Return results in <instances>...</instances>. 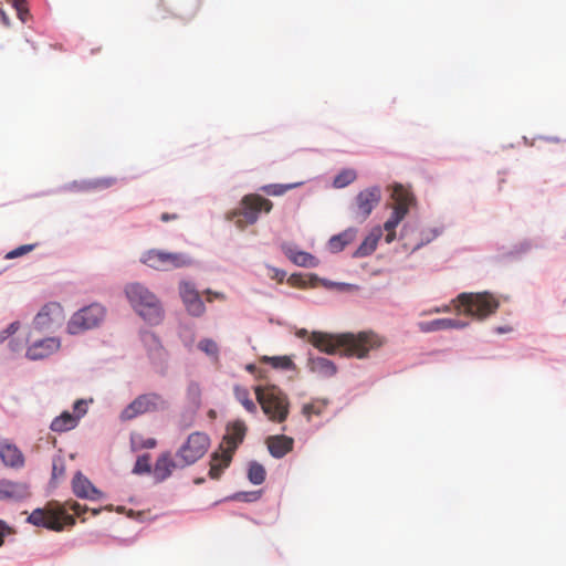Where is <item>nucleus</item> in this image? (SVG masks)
<instances>
[{
    "instance_id": "f257e3e1",
    "label": "nucleus",
    "mask_w": 566,
    "mask_h": 566,
    "mask_svg": "<svg viewBox=\"0 0 566 566\" xmlns=\"http://www.w3.org/2000/svg\"><path fill=\"white\" fill-rule=\"evenodd\" d=\"M310 342L326 354H335L338 348H343L347 356L364 358L370 349L380 347L382 342L380 337L373 332H361L355 334L332 335L322 332H313Z\"/></svg>"
},
{
    "instance_id": "f03ea898",
    "label": "nucleus",
    "mask_w": 566,
    "mask_h": 566,
    "mask_svg": "<svg viewBox=\"0 0 566 566\" xmlns=\"http://www.w3.org/2000/svg\"><path fill=\"white\" fill-rule=\"evenodd\" d=\"M69 510L73 511L76 516L81 517L88 511V507L71 501L65 502L62 505L57 503L49 504L45 509L34 510L28 517V521L33 525L60 532L64 526H72L75 524L74 516L67 513Z\"/></svg>"
},
{
    "instance_id": "7ed1b4c3",
    "label": "nucleus",
    "mask_w": 566,
    "mask_h": 566,
    "mask_svg": "<svg viewBox=\"0 0 566 566\" xmlns=\"http://www.w3.org/2000/svg\"><path fill=\"white\" fill-rule=\"evenodd\" d=\"M126 296L137 314L150 325L163 321L164 312L157 296L139 283L125 289Z\"/></svg>"
},
{
    "instance_id": "20e7f679",
    "label": "nucleus",
    "mask_w": 566,
    "mask_h": 566,
    "mask_svg": "<svg viewBox=\"0 0 566 566\" xmlns=\"http://www.w3.org/2000/svg\"><path fill=\"white\" fill-rule=\"evenodd\" d=\"M255 397L262 411L269 420L282 423L290 413V400L287 395L274 385L256 386Z\"/></svg>"
},
{
    "instance_id": "39448f33",
    "label": "nucleus",
    "mask_w": 566,
    "mask_h": 566,
    "mask_svg": "<svg viewBox=\"0 0 566 566\" xmlns=\"http://www.w3.org/2000/svg\"><path fill=\"white\" fill-rule=\"evenodd\" d=\"M272 208L273 203L271 200L258 193H250L242 198L240 208L230 211L227 218L233 221L239 229H244L247 226L258 221L260 212L269 213Z\"/></svg>"
},
{
    "instance_id": "423d86ee",
    "label": "nucleus",
    "mask_w": 566,
    "mask_h": 566,
    "mask_svg": "<svg viewBox=\"0 0 566 566\" xmlns=\"http://www.w3.org/2000/svg\"><path fill=\"white\" fill-rule=\"evenodd\" d=\"M391 198L395 201L394 210L390 218L384 223V230L387 232L386 243H391L396 239V228L407 216L413 200L412 195L399 184L392 187Z\"/></svg>"
},
{
    "instance_id": "0eeeda50",
    "label": "nucleus",
    "mask_w": 566,
    "mask_h": 566,
    "mask_svg": "<svg viewBox=\"0 0 566 566\" xmlns=\"http://www.w3.org/2000/svg\"><path fill=\"white\" fill-rule=\"evenodd\" d=\"M210 437L202 431L190 433L176 451V458L185 468L198 462L210 448Z\"/></svg>"
},
{
    "instance_id": "6e6552de",
    "label": "nucleus",
    "mask_w": 566,
    "mask_h": 566,
    "mask_svg": "<svg viewBox=\"0 0 566 566\" xmlns=\"http://www.w3.org/2000/svg\"><path fill=\"white\" fill-rule=\"evenodd\" d=\"M460 306L464 307V313L483 319L495 313L499 307V301L490 293H462L458 296Z\"/></svg>"
},
{
    "instance_id": "1a4fd4ad",
    "label": "nucleus",
    "mask_w": 566,
    "mask_h": 566,
    "mask_svg": "<svg viewBox=\"0 0 566 566\" xmlns=\"http://www.w3.org/2000/svg\"><path fill=\"white\" fill-rule=\"evenodd\" d=\"M140 261L158 271H169L192 264V260L185 253L167 252L158 249L146 251L142 255Z\"/></svg>"
},
{
    "instance_id": "9d476101",
    "label": "nucleus",
    "mask_w": 566,
    "mask_h": 566,
    "mask_svg": "<svg viewBox=\"0 0 566 566\" xmlns=\"http://www.w3.org/2000/svg\"><path fill=\"white\" fill-rule=\"evenodd\" d=\"M167 400L157 392H148L137 396L120 413L124 421L149 413L167 409Z\"/></svg>"
},
{
    "instance_id": "9b49d317",
    "label": "nucleus",
    "mask_w": 566,
    "mask_h": 566,
    "mask_svg": "<svg viewBox=\"0 0 566 566\" xmlns=\"http://www.w3.org/2000/svg\"><path fill=\"white\" fill-rule=\"evenodd\" d=\"M104 317L105 308L97 303H93L72 315L67 323V331L73 335L80 334L98 326Z\"/></svg>"
},
{
    "instance_id": "f8f14e48",
    "label": "nucleus",
    "mask_w": 566,
    "mask_h": 566,
    "mask_svg": "<svg viewBox=\"0 0 566 566\" xmlns=\"http://www.w3.org/2000/svg\"><path fill=\"white\" fill-rule=\"evenodd\" d=\"M380 200L381 189L378 186L359 191L350 208L354 219L358 222H364L379 205Z\"/></svg>"
},
{
    "instance_id": "ddd939ff",
    "label": "nucleus",
    "mask_w": 566,
    "mask_h": 566,
    "mask_svg": "<svg viewBox=\"0 0 566 566\" xmlns=\"http://www.w3.org/2000/svg\"><path fill=\"white\" fill-rule=\"evenodd\" d=\"M179 295L188 314L195 317L203 315L206 312L205 303L191 282L181 281L179 283Z\"/></svg>"
},
{
    "instance_id": "4468645a",
    "label": "nucleus",
    "mask_w": 566,
    "mask_h": 566,
    "mask_svg": "<svg viewBox=\"0 0 566 566\" xmlns=\"http://www.w3.org/2000/svg\"><path fill=\"white\" fill-rule=\"evenodd\" d=\"M245 433L247 426L242 420H235L229 423L219 449L224 448L234 454L237 448L243 442Z\"/></svg>"
},
{
    "instance_id": "2eb2a0df",
    "label": "nucleus",
    "mask_w": 566,
    "mask_h": 566,
    "mask_svg": "<svg viewBox=\"0 0 566 566\" xmlns=\"http://www.w3.org/2000/svg\"><path fill=\"white\" fill-rule=\"evenodd\" d=\"M177 469H185V465L181 464L179 459L176 458L174 460L170 452H164L155 462L153 475L156 482H163L172 474L174 470Z\"/></svg>"
},
{
    "instance_id": "dca6fc26",
    "label": "nucleus",
    "mask_w": 566,
    "mask_h": 566,
    "mask_svg": "<svg viewBox=\"0 0 566 566\" xmlns=\"http://www.w3.org/2000/svg\"><path fill=\"white\" fill-rule=\"evenodd\" d=\"M28 496H30V490L27 483L13 482L10 480L0 481V501H20Z\"/></svg>"
},
{
    "instance_id": "f3484780",
    "label": "nucleus",
    "mask_w": 566,
    "mask_h": 566,
    "mask_svg": "<svg viewBox=\"0 0 566 566\" xmlns=\"http://www.w3.org/2000/svg\"><path fill=\"white\" fill-rule=\"evenodd\" d=\"M62 317V307L57 303H49L44 305L36 314L33 325L36 329H45L51 323L59 321Z\"/></svg>"
},
{
    "instance_id": "a211bd4d",
    "label": "nucleus",
    "mask_w": 566,
    "mask_h": 566,
    "mask_svg": "<svg viewBox=\"0 0 566 566\" xmlns=\"http://www.w3.org/2000/svg\"><path fill=\"white\" fill-rule=\"evenodd\" d=\"M60 347V342L54 337L44 338L41 340L34 342L27 350V356L30 359H43L54 352H56Z\"/></svg>"
},
{
    "instance_id": "6ab92c4d",
    "label": "nucleus",
    "mask_w": 566,
    "mask_h": 566,
    "mask_svg": "<svg viewBox=\"0 0 566 566\" xmlns=\"http://www.w3.org/2000/svg\"><path fill=\"white\" fill-rule=\"evenodd\" d=\"M0 458L6 467L20 469L24 465V455L21 450L8 441L0 442Z\"/></svg>"
},
{
    "instance_id": "aec40b11",
    "label": "nucleus",
    "mask_w": 566,
    "mask_h": 566,
    "mask_svg": "<svg viewBox=\"0 0 566 566\" xmlns=\"http://www.w3.org/2000/svg\"><path fill=\"white\" fill-rule=\"evenodd\" d=\"M73 492L76 496L88 500H97L102 492L97 490L91 481L81 472H77L72 481Z\"/></svg>"
},
{
    "instance_id": "412c9836",
    "label": "nucleus",
    "mask_w": 566,
    "mask_h": 566,
    "mask_svg": "<svg viewBox=\"0 0 566 566\" xmlns=\"http://www.w3.org/2000/svg\"><path fill=\"white\" fill-rule=\"evenodd\" d=\"M265 443L270 454L280 459L293 450L294 440L284 434H276L268 437Z\"/></svg>"
},
{
    "instance_id": "4be33fe9",
    "label": "nucleus",
    "mask_w": 566,
    "mask_h": 566,
    "mask_svg": "<svg viewBox=\"0 0 566 566\" xmlns=\"http://www.w3.org/2000/svg\"><path fill=\"white\" fill-rule=\"evenodd\" d=\"M233 453L228 450L220 449L211 454L209 476L212 480H219L223 471L231 464Z\"/></svg>"
},
{
    "instance_id": "5701e85b",
    "label": "nucleus",
    "mask_w": 566,
    "mask_h": 566,
    "mask_svg": "<svg viewBox=\"0 0 566 566\" xmlns=\"http://www.w3.org/2000/svg\"><path fill=\"white\" fill-rule=\"evenodd\" d=\"M468 324L455 318H438L430 322H419L418 328L422 333H431L442 329L463 328Z\"/></svg>"
},
{
    "instance_id": "b1692460",
    "label": "nucleus",
    "mask_w": 566,
    "mask_h": 566,
    "mask_svg": "<svg viewBox=\"0 0 566 566\" xmlns=\"http://www.w3.org/2000/svg\"><path fill=\"white\" fill-rule=\"evenodd\" d=\"M285 255L296 265L304 268H316L318 260L308 252L300 251L293 247H283Z\"/></svg>"
},
{
    "instance_id": "393cba45",
    "label": "nucleus",
    "mask_w": 566,
    "mask_h": 566,
    "mask_svg": "<svg viewBox=\"0 0 566 566\" xmlns=\"http://www.w3.org/2000/svg\"><path fill=\"white\" fill-rule=\"evenodd\" d=\"M381 237L382 229L380 227L374 228L361 242L355 254L357 256H367L371 254L376 250L378 241L380 240Z\"/></svg>"
},
{
    "instance_id": "a878e982",
    "label": "nucleus",
    "mask_w": 566,
    "mask_h": 566,
    "mask_svg": "<svg viewBox=\"0 0 566 566\" xmlns=\"http://www.w3.org/2000/svg\"><path fill=\"white\" fill-rule=\"evenodd\" d=\"M310 367L313 373H316L322 377H332L337 370L334 363L325 357L312 358Z\"/></svg>"
},
{
    "instance_id": "bb28decb",
    "label": "nucleus",
    "mask_w": 566,
    "mask_h": 566,
    "mask_svg": "<svg viewBox=\"0 0 566 566\" xmlns=\"http://www.w3.org/2000/svg\"><path fill=\"white\" fill-rule=\"evenodd\" d=\"M77 417L69 411L62 412L59 417L54 418L51 422V430L55 432H65L77 426Z\"/></svg>"
},
{
    "instance_id": "cd10ccee",
    "label": "nucleus",
    "mask_w": 566,
    "mask_h": 566,
    "mask_svg": "<svg viewBox=\"0 0 566 566\" xmlns=\"http://www.w3.org/2000/svg\"><path fill=\"white\" fill-rule=\"evenodd\" d=\"M355 239L354 230H346L343 233L334 235L329 239L328 247L332 252H340Z\"/></svg>"
},
{
    "instance_id": "c85d7f7f",
    "label": "nucleus",
    "mask_w": 566,
    "mask_h": 566,
    "mask_svg": "<svg viewBox=\"0 0 566 566\" xmlns=\"http://www.w3.org/2000/svg\"><path fill=\"white\" fill-rule=\"evenodd\" d=\"M261 363L268 364L275 369H292L294 367L293 360L289 356H262Z\"/></svg>"
},
{
    "instance_id": "c756f323",
    "label": "nucleus",
    "mask_w": 566,
    "mask_h": 566,
    "mask_svg": "<svg viewBox=\"0 0 566 566\" xmlns=\"http://www.w3.org/2000/svg\"><path fill=\"white\" fill-rule=\"evenodd\" d=\"M235 399L244 407V409L251 413H256L258 408L254 401L250 398V392L247 388L235 386L234 389Z\"/></svg>"
},
{
    "instance_id": "7c9ffc66",
    "label": "nucleus",
    "mask_w": 566,
    "mask_h": 566,
    "mask_svg": "<svg viewBox=\"0 0 566 566\" xmlns=\"http://www.w3.org/2000/svg\"><path fill=\"white\" fill-rule=\"evenodd\" d=\"M266 472L262 464L251 462L248 470V479L252 484H262L265 480Z\"/></svg>"
},
{
    "instance_id": "2f4dec72",
    "label": "nucleus",
    "mask_w": 566,
    "mask_h": 566,
    "mask_svg": "<svg viewBox=\"0 0 566 566\" xmlns=\"http://www.w3.org/2000/svg\"><path fill=\"white\" fill-rule=\"evenodd\" d=\"M357 178V174L354 169L347 168L343 169L339 174H337L333 180V186L335 188H344L352 182H354Z\"/></svg>"
},
{
    "instance_id": "473e14b6",
    "label": "nucleus",
    "mask_w": 566,
    "mask_h": 566,
    "mask_svg": "<svg viewBox=\"0 0 566 566\" xmlns=\"http://www.w3.org/2000/svg\"><path fill=\"white\" fill-rule=\"evenodd\" d=\"M326 408V402L323 400H314L310 403H305L302 408V413L307 418L311 419L313 415L319 416L323 413V411Z\"/></svg>"
},
{
    "instance_id": "72a5a7b5",
    "label": "nucleus",
    "mask_w": 566,
    "mask_h": 566,
    "mask_svg": "<svg viewBox=\"0 0 566 566\" xmlns=\"http://www.w3.org/2000/svg\"><path fill=\"white\" fill-rule=\"evenodd\" d=\"M300 184H287V185H281V184H273V185H266L262 187V191H264L269 196H282L287 190H291L295 187H297Z\"/></svg>"
},
{
    "instance_id": "f704fd0d",
    "label": "nucleus",
    "mask_w": 566,
    "mask_h": 566,
    "mask_svg": "<svg viewBox=\"0 0 566 566\" xmlns=\"http://www.w3.org/2000/svg\"><path fill=\"white\" fill-rule=\"evenodd\" d=\"M133 472L135 474H144L153 472L150 465V455L144 454L137 458L136 463L134 465Z\"/></svg>"
},
{
    "instance_id": "c9c22d12",
    "label": "nucleus",
    "mask_w": 566,
    "mask_h": 566,
    "mask_svg": "<svg viewBox=\"0 0 566 566\" xmlns=\"http://www.w3.org/2000/svg\"><path fill=\"white\" fill-rule=\"evenodd\" d=\"M12 4L17 10V14L22 22H25L29 17V9L25 0H12Z\"/></svg>"
},
{
    "instance_id": "e433bc0d",
    "label": "nucleus",
    "mask_w": 566,
    "mask_h": 566,
    "mask_svg": "<svg viewBox=\"0 0 566 566\" xmlns=\"http://www.w3.org/2000/svg\"><path fill=\"white\" fill-rule=\"evenodd\" d=\"M198 348L208 355L216 356L218 354V345L212 339L206 338L199 342Z\"/></svg>"
},
{
    "instance_id": "4c0bfd02",
    "label": "nucleus",
    "mask_w": 566,
    "mask_h": 566,
    "mask_svg": "<svg viewBox=\"0 0 566 566\" xmlns=\"http://www.w3.org/2000/svg\"><path fill=\"white\" fill-rule=\"evenodd\" d=\"M35 248V244H24L20 245L12 251L8 252L6 259H15L20 258L29 252H31Z\"/></svg>"
},
{
    "instance_id": "58836bf2",
    "label": "nucleus",
    "mask_w": 566,
    "mask_h": 566,
    "mask_svg": "<svg viewBox=\"0 0 566 566\" xmlns=\"http://www.w3.org/2000/svg\"><path fill=\"white\" fill-rule=\"evenodd\" d=\"M187 392H188L189 398L193 402H199L200 396H201V389L197 382H190L187 388Z\"/></svg>"
},
{
    "instance_id": "ea45409f",
    "label": "nucleus",
    "mask_w": 566,
    "mask_h": 566,
    "mask_svg": "<svg viewBox=\"0 0 566 566\" xmlns=\"http://www.w3.org/2000/svg\"><path fill=\"white\" fill-rule=\"evenodd\" d=\"M74 417H77V420H80L81 417H83L86 413V401L83 399H80L75 401L73 406Z\"/></svg>"
},
{
    "instance_id": "a19ab883",
    "label": "nucleus",
    "mask_w": 566,
    "mask_h": 566,
    "mask_svg": "<svg viewBox=\"0 0 566 566\" xmlns=\"http://www.w3.org/2000/svg\"><path fill=\"white\" fill-rule=\"evenodd\" d=\"M115 179L114 178H101V179H96L93 181V187L94 188H97V189H105V188H109L111 186H113L115 184Z\"/></svg>"
},
{
    "instance_id": "79ce46f5",
    "label": "nucleus",
    "mask_w": 566,
    "mask_h": 566,
    "mask_svg": "<svg viewBox=\"0 0 566 566\" xmlns=\"http://www.w3.org/2000/svg\"><path fill=\"white\" fill-rule=\"evenodd\" d=\"M205 294L207 295V301L208 302H212L214 298L216 300H220V301H226L227 300V296L224 293H221V292H213L211 290H206L205 291Z\"/></svg>"
},
{
    "instance_id": "37998d69",
    "label": "nucleus",
    "mask_w": 566,
    "mask_h": 566,
    "mask_svg": "<svg viewBox=\"0 0 566 566\" xmlns=\"http://www.w3.org/2000/svg\"><path fill=\"white\" fill-rule=\"evenodd\" d=\"M157 446V441L155 438H146L140 442V448L143 449H153Z\"/></svg>"
},
{
    "instance_id": "c03bdc74",
    "label": "nucleus",
    "mask_w": 566,
    "mask_h": 566,
    "mask_svg": "<svg viewBox=\"0 0 566 566\" xmlns=\"http://www.w3.org/2000/svg\"><path fill=\"white\" fill-rule=\"evenodd\" d=\"M8 533H10V527L0 520V546L3 545V538Z\"/></svg>"
},
{
    "instance_id": "a18cd8bd",
    "label": "nucleus",
    "mask_w": 566,
    "mask_h": 566,
    "mask_svg": "<svg viewBox=\"0 0 566 566\" xmlns=\"http://www.w3.org/2000/svg\"><path fill=\"white\" fill-rule=\"evenodd\" d=\"M64 474V467L59 465L57 461L53 462L52 475L53 478H57Z\"/></svg>"
},
{
    "instance_id": "49530a36",
    "label": "nucleus",
    "mask_w": 566,
    "mask_h": 566,
    "mask_svg": "<svg viewBox=\"0 0 566 566\" xmlns=\"http://www.w3.org/2000/svg\"><path fill=\"white\" fill-rule=\"evenodd\" d=\"M178 219V214L176 213H167V212H164L161 216H160V220L163 222H168L170 220H177Z\"/></svg>"
},
{
    "instance_id": "de8ad7c7",
    "label": "nucleus",
    "mask_w": 566,
    "mask_h": 566,
    "mask_svg": "<svg viewBox=\"0 0 566 566\" xmlns=\"http://www.w3.org/2000/svg\"><path fill=\"white\" fill-rule=\"evenodd\" d=\"M19 327H20L19 322H13V323H11V324L8 326V328L6 329V333H7L8 335H12V334H14V333L19 329Z\"/></svg>"
},
{
    "instance_id": "09e8293b",
    "label": "nucleus",
    "mask_w": 566,
    "mask_h": 566,
    "mask_svg": "<svg viewBox=\"0 0 566 566\" xmlns=\"http://www.w3.org/2000/svg\"><path fill=\"white\" fill-rule=\"evenodd\" d=\"M449 311V306H446V307H436L434 310H431L430 313H440V312H448Z\"/></svg>"
},
{
    "instance_id": "8fccbe9b",
    "label": "nucleus",
    "mask_w": 566,
    "mask_h": 566,
    "mask_svg": "<svg viewBox=\"0 0 566 566\" xmlns=\"http://www.w3.org/2000/svg\"><path fill=\"white\" fill-rule=\"evenodd\" d=\"M208 415H209L210 418H214L216 417V411L214 410H210L208 412Z\"/></svg>"
},
{
    "instance_id": "3c124183",
    "label": "nucleus",
    "mask_w": 566,
    "mask_h": 566,
    "mask_svg": "<svg viewBox=\"0 0 566 566\" xmlns=\"http://www.w3.org/2000/svg\"><path fill=\"white\" fill-rule=\"evenodd\" d=\"M101 512V509H93L92 514L97 515Z\"/></svg>"
},
{
    "instance_id": "603ef678",
    "label": "nucleus",
    "mask_w": 566,
    "mask_h": 566,
    "mask_svg": "<svg viewBox=\"0 0 566 566\" xmlns=\"http://www.w3.org/2000/svg\"><path fill=\"white\" fill-rule=\"evenodd\" d=\"M203 482V479H197L195 480V483L199 484V483H202Z\"/></svg>"
},
{
    "instance_id": "864d4df0",
    "label": "nucleus",
    "mask_w": 566,
    "mask_h": 566,
    "mask_svg": "<svg viewBox=\"0 0 566 566\" xmlns=\"http://www.w3.org/2000/svg\"><path fill=\"white\" fill-rule=\"evenodd\" d=\"M306 334V331H301L300 332V335H305Z\"/></svg>"
},
{
    "instance_id": "5fc2aeb1",
    "label": "nucleus",
    "mask_w": 566,
    "mask_h": 566,
    "mask_svg": "<svg viewBox=\"0 0 566 566\" xmlns=\"http://www.w3.org/2000/svg\"><path fill=\"white\" fill-rule=\"evenodd\" d=\"M342 287H345V286H349L348 284H345V283H342L340 284Z\"/></svg>"
},
{
    "instance_id": "6e6d98bb",
    "label": "nucleus",
    "mask_w": 566,
    "mask_h": 566,
    "mask_svg": "<svg viewBox=\"0 0 566 566\" xmlns=\"http://www.w3.org/2000/svg\"><path fill=\"white\" fill-rule=\"evenodd\" d=\"M497 332H499V333H503V332H504V329H503V328H499V329H497Z\"/></svg>"
}]
</instances>
